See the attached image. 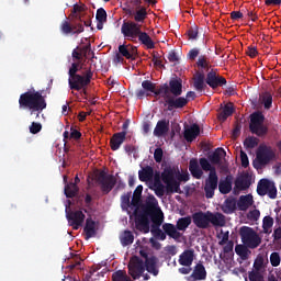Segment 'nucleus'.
<instances>
[{
	"label": "nucleus",
	"instance_id": "nucleus-1",
	"mask_svg": "<svg viewBox=\"0 0 281 281\" xmlns=\"http://www.w3.org/2000/svg\"><path fill=\"white\" fill-rule=\"evenodd\" d=\"M131 205L136 207L134 210V216L135 227L138 232L148 234L150 232V221L154 225H161L164 223V218L158 213L161 212V209H159V202L155 195H149L143 205L142 198L133 195Z\"/></svg>",
	"mask_w": 281,
	"mask_h": 281
},
{
	"label": "nucleus",
	"instance_id": "nucleus-2",
	"mask_svg": "<svg viewBox=\"0 0 281 281\" xmlns=\"http://www.w3.org/2000/svg\"><path fill=\"white\" fill-rule=\"evenodd\" d=\"M153 187L156 196L161 199L167 194H181V182L175 177V169L172 167H166L162 172L156 171L153 176Z\"/></svg>",
	"mask_w": 281,
	"mask_h": 281
},
{
	"label": "nucleus",
	"instance_id": "nucleus-3",
	"mask_svg": "<svg viewBox=\"0 0 281 281\" xmlns=\"http://www.w3.org/2000/svg\"><path fill=\"white\" fill-rule=\"evenodd\" d=\"M121 33L126 41L137 43V38L140 45H144L147 49H155V42L148 33L142 31V24L133 21L123 22L121 26Z\"/></svg>",
	"mask_w": 281,
	"mask_h": 281
},
{
	"label": "nucleus",
	"instance_id": "nucleus-4",
	"mask_svg": "<svg viewBox=\"0 0 281 281\" xmlns=\"http://www.w3.org/2000/svg\"><path fill=\"white\" fill-rule=\"evenodd\" d=\"M47 109V101L43 97L41 91L29 90L19 98V110L20 111H31V115L37 112L43 113Z\"/></svg>",
	"mask_w": 281,
	"mask_h": 281
},
{
	"label": "nucleus",
	"instance_id": "nucleus-5",
	"mask_svg": "<svg viewBox=\"0 0 281 281\" xmlns=\"http://www.w3.org/2000/svg\"><path fill=\"white\" fill-rule=\"evenodd\" d=\"M210 162L211 161L205 157L200 158L199 160L196 158H192L189 161V172L193 179H202L203 170L204 172H209V175H212V172L216 175V167L212 166Z\"/></svg>",
	"mask_w": 281,
	"mask_h": 281
},
{
	"label": "nucleus",
	"instance_id": "nucleus-6",
	"mask_svg": "<svg viewBox=\"0 0 281 281\" xmlns=\"http://www.w3.org/2000/svg\"><path fill=\"white\" fill-rule=\"evenodd\" d=\"M249 131L261 139L269 135V126L265 125V114L262 112L257 111L250 114Z\"/></svg>",
	"mask_w": 281,
	"mask_h": 281
},
{
	"label": "nucleus",
	"instance_id": "nucleus-7",
	"mask_svg": "<svg viewBox=\"0 0 281 281\" xmlns=\"http://www.w3.org/2000/svg\"><path fill=\"white\" fill-rule=\"evenodd\" d=\"M158 90L165 100L167 111H175V109H183L184 106H188V100L183 97L175 98L170 95V87L168 83L159 86Z\"/></svg>",
	"mask_w": 281,
	"mask_h": 281
},
{
	"label": "nucleus",
	"instance_id": "nucleus-8",
	"mask_svg": "<svg viewBox=\"0 0 281 281\" xmlns=\"http://www.w3.org/2000/svg\"><path fill=\"white\" fill-rule=\"evenodd\" d=\"M239 236L241 243L248 247V249H258L262 245V237L254 228L249 226H241L239 228Z\"/></svg>",
	"mask_w": 281,
	"mask_h": 281
},
{
	"label": "nucleus",
	"instance_id": "nucleus-9",
	"mask_svg": "<svg viewBox=\"0 0 281 281\" xmlns=\"http://www.w3.org/2000/svg\"><path fill=\"white\" fill-rule=\"evenodd\" d=\"M93 78V71H91V68L86 70V74L82 76L80 74L72 75L68 78V86L71 91H80L81 89H85V87H89L91 85V80Z\"/></svg>",
	"mask_w": 281,
	"mask_h": 281
},
{
	"label": "nucleus",
	"instance_id": "nucleus-10",
	"mask_svg": "<svg viewBox=\"0 0 281 281\" xmlns=\"http://www.w3.org/2000/svg\"><path fill=\"white\" fill-rule=\"evenodd\" d=\"M97 183L100 186L102 194H109L117 186V179L113 175L101 171L97 176Z\"/></svg>",
	"mask_w": 281,
	"mask_h": 281
},
{
	"label": "nucleus",
	"instance_id": "nucleus-11",
	"mask_svg": "<svg viewBox=\"0 0 281 281\" xmlns=\"http://www.w3.org/2000/svg\"><path fill=\"white\" fill-rule=\"evenodd\" d=\"M257 194L259 196H269V199H278V188L276 183L269 179H261L257 184Z\"/></svg>",
	"mask_w": 281,
	"mask_h": 281
},
{
	"label": "nucleus",
	"instance_id": "nucleus-12",
	"mask_svg": "<svg viewBox=\"0 0 281 281\" xmlns=\"http://www.w3.org/2000/svg\"><path fill=\"white\" fill-rule=\"evenodd\" d=\"M127 267L128 273L132 276L133 280H139L142 276H144V271H146L144 260L137 256L131 257Z\"/></svg>",
	"mask_w": 281,
	"mask_h": 281
},
{
	"label": "nucleus",
	"instance_id": "nucleus-13",
	"mask_svg": "<svg viewBox=\"0 0 281 281\" xmlns=\"http://www.w3.org/2000/svg\"><path fill=\"white\" fill-rule=\"evenodd\" d=\"M66 218L68 221L69 227L78 231L80 229V227H82L85 218H87V216L82 211H71L69 210V206H66Z\"/></svg>",
	"mask_w": 281,
	"mask_h": 281
},
{
	"label": "nucleus",
	"instance_id": "nucleus-14",
	"mask_svg": "<svg viewBox=\"0 0 281 281\" xmlns=\"http://www.w3.org/2000/svg\"><path fill=\"white\" fill-rule=\"evenodd\" d=\"M205 83L211 87V89H218V87H225L227 85V79L218 75L217 69H211L206 74Z\"/></svg>",
	"mask_w": 281,
	"mask_h": 281
},
{
	"label": "nucleus",
	"instance_id": "nucleus-15",
	"mask_svg": "<svg viewBox=\"0 0 281 281\" xmlns=\"http://www.w3.org/2000/svg\"><path fill=\"white\" fill-rule=\"evenodd\" d=\"M276 157L273 149L267 145H260L257 149V160L259 166H267Z\"/></svg>",
	"mask_w": 281,
	"mask_h": 281
},
{
	"label": "nucleus",
	"instance_id": "nucleus-16",
	"mask_svg": "<svg viewBox=\"0 0 281 281\" xmlns=\"http://www.w3.org/2000/svg\"><path fill=\"white\" fill-rule=\"evenodd\" d=\"M218 189V173H209L204 184V192L206 199H214V192Z\"/></svg>",
	"mask_w": 281,
	"mask_h": 281
},
{
	"label": "nucleus",
	"instance_id": "nucleus-17",
	"mask_svg": "<svg viewBox=\"0 0 281 281\" xmlns=\"http://www.w3.org/2000/svg\"><path fill=\"white\" fill-rule=\"evenodd\" d=\"M192 222L199 229H207L210 227V211L206 213L203 211L193 213Z\"/></svg>",
	"mask_w": 281,
	"mask_h": 281
},
{
	"label": "nucleus",
	"instance_id": "nucleus-18",
	"mask_svg": "<svg viewBox=\"0 0 281 281\" xmlns=\"http://www.w3.org/2000/svg\"><path fill=\"white\" fill-rule=\"evenodd\" d=\"M144 262H145V271L149 272L150 276H154V277L159 276V258L151 255Z\"/></svg>",
	"mask_w": 281,
	"mask_h": 281
},
{
	"label": "nucleus",
	"instance_id": "nucleus-19",
	"mask_svg": "<svg viewBox=\"0 0 281 281\" xmlns=\"http://www.w3.org/2000/svg\"><path fill=\"white\" fill-rule=\"evenodd\" d=\"M142 88L136 91V98L138 100H144V98H148L150 95L151 91H155L156 85L150 80H144L142 82Z\"/></svg>",
	"mask_w": 281,
	"mask_h": 281
},
{
	"label": "nucleus",
	"instance_id": "nucleus-20",
	"mask_svg": "<svg viewBox=\"0 0 281 281\" xmlns=\"http://www.w3.org/2000/svg\"><path fill=\"white\" fill-rule=\"evenodd\" d=\"M119 54L127 60H135V56H137V48L132 44H123L119 46Z\"/></svg>",
	"mask_w": 281,
	"mask_h": 281
},
{
	"label": "nucleus",
	"instance_id": "nucleus-21",
	"mask_svg": "<svg viewBox=\"0 0 281 281\" xmlns=\"http://www.w3.org/2000/svg\"><path fill=\"white\" fill-rule=\"evenodd\" d=\"M124 142H126V131L114 133L110 139L111 150H120Z\"/></svg>",
	"mask_w": 281,
	"mask_h": 281
},
{
	"label": "nucleus",
	"instance_id": "nucleus-22",
	"mask_svg": "<svg viewBox=\"0 0 281 281\" xmlns=\"http://www.w3.org/2000/svg\"><path fill=\"white\" fill-rule=\"evenodd\" d=\"M168 87L169 93H171V98H181V94L183 93V80L171 79Z\"/></svg>",
	"mask_w": 281,
	"mask_h": 281
},
{
	"label": "nucleus",
	"instance_id": "nucleus-23",
	"mask_svg": "<svg viewBox=\"0 0 281 281\" xmlns=\"http://www.w3.org/2000/svg\"><path fill=\"white\" fill-rule=\"evenodd\" d=\"M178 262L181 267H192V262H194V249L184 250L179 256Z\"/></svg>",
	"mask_w": 281,
	"mask_h": 281
},
{
	"label": "nucleus",
	"instance_id": "nucleus-24",
	"mask_svg": "<svg viewBox=\"0 0 281 281\" xmlns=\"http://www.w3.org/2000/svg\"><path fill=\"white\" fill-rule=\"evenodd\" d=\"M213 225V227H225L226 225V220L223 213L215 212L212 213L209 211V224Z\"/></svg>",
	"mask_w": 281,
	"mask_h": 281
},
{
	"label": "nucleus",
	"instance_id": "nucleus-25",
	"mask_svg": "<svg viewBox=\"0 0 281 281\" xmlns=\"http://www.w3.org/2000/svg\"><path fill=\"white\" fill-rule=\"evenodd\" d=\"M170 131V122L166 120H160L157 122L156 127L154 130V135L156 137H164Z\"/></svg>",
	"mask_w": 281,
	"mask_h": 281
},
{
	"label": "nucleus",
	"instance_id": "nucleus-26",
	"mask_svg": "<svg viewBox=\"0 0 281 281\" xmlns=\"http://www.w3.org/2000/svg\"><path fill=\"white\" fill-rule=\"evenodd\" d=\"M254 205V195L247 194V195H240L239 200L237 202L238 210L241 212H246V210H249Z\"/></svg>",
	"mask_w": 281,
	"mask_h": 281
},
{
	"label": "nucleus",
	"instance_id": "nucleus-27",
	"mask_svg": "<svg viewBox=\"0 0 281 281\" xmlns=\"http://www.w3.org/2000/svg\"><path fill=\"white\" fill-rule=\"evenodd\" d=\"M162 229L169 238H173V240H179L181 238V233L178 231L175 224L165 223L162 225Z\"/></svg>",
	"mask_w": 281,
	"mask_h": 281
},
{
	"label": "nucleus",
	"instance_id": "nucleus-28",
	"mask_svg": "<svg viewBox=\"0 0 281 281\" xmlns=\"http://www.w3.org/2000/svg\"><path fill=\"white\" fill-rule=\"evenodd\" d=\"M190 278L192 280H206L207 271L205 270V266L203 263H196Z\"/></svg>",
	"mask_w": 281,
	"mask_h": 281
},
{
	"label": "nucleus",
	"instance_id": "nucleus-29",
	"mask_svg": "<svg viewBox=\"0 0 281 281\" xmlns=\"http://www.w3.org/2000/svg\"><path fill=\"white\" fill-rule=\"evenodd\" d=\"M153 177H155V169H153L151 166L143 167L142 170L138 171L139 181H153Z\"/></svg>",
	"mask_w": 281,
	"mask_h": 281
},
{
	"label": "nucleus",
	"instance_id": "nucleus-30",
	"mask_svg": "<svg viewBox=\"0 0 281 281\" xmlns=\"http://www.w3.org/2000/svg\"><path fill=\"white\" fill-rule=\"evenodd\" d=\"M227 155V151L223 149V147L216 148L211 155H209V161L213 164V166H220L221 159Z\"/></svg>",
	"mask_w": 281,
	"mask_h": 281
},
{
	"label": "nucleus",
	"instance_id": "nucleus-31",
	"mask_svg": "<svg viewBox=\"0 0 281 281\" xmlns=\"http://www.w3.org/2000/svg\"><path fill=\"white\" fill-rule=\"evenodd\" d=\"M251 186V178L249 177V175H244L238 177L235 180V188L237 190H249V187Z\"/></svg>",
	"mask_w": 281,
	"mask_h": 281
},
{
	"label": "nucleus",
	"instance_id": "nucleus-32",
	"mask_svg": "<svg viewBox=\"0 0 281 281\" xmlns=\"http://www.w3.org/2000/svg\"><path fill=\"white\" fill-rule=\"evenodd\" d=\"M198 135H201V127H199L198 124H193L190 128L184 131V139L187 142H194Z\"/></svg>",
	"mask_w": 281,
	"mask_h": 281
},
{
	"label": "nucleus",
	"instance_id": "nucleus-33",
	"mask_svg": "<svg viewBox=\"0 0 281 281\" xmlns=\"http://www.w3.org/2000/svg\"><path fill=\"white\" fill-rule=\"evenodd\" d=\"M232 115H234V105L232 103H227L217 114V119L220 122H226L227 117H232Z\"/></svg>",
	"mask_w": 281,
	"mask_h": 281
},
{
	"label": "nucleus",
	"instance_id": "nucleus-34",
	"mask_svg": "<svg viewBox=\"0 0 281 281\" xmlns=\"http://www.w3.org/2000/svg\"><path fill=\"white\" fill-rule=\"evenodd\" d=\"M83 232L86 234V240H89V238H93V236H95L97 234L95 221H93L92 218H87Z\"/></svg>",
	"mask_w": 281,
	"mask_h": 281
},
{
	"label": "nucleus",
	"instance_id": "nucleus-35",
	"mask_svg": "<svg viewBox=\"0 0 281 281\" xmlns=\"http://www.w3.org/2000/svg\"><path fill=\"white\" fill-rule=\"evenodd\" d=\"M222 212L224 214H234L236 212V199L227 198L222 205Z\"/></svg>",
	"mask_w": 281,
	"mask_h": 281
},
{
	"label": "nucleus",
	"instance_id": "nucleus-36",
	"mask_svg": "<svg viewBox=\"0 0 281 281\" xmlns=\"http://www.w3.org/2000/svg\"><path fill=\"white\" fill-rule=\"evenodd\" d=\"M193 87L198 91H205V75L203 72H198L195 77L193 78Z\"/></svg>",
	"mask_w": 281,
	"mask_h": 281
},
{
	"label": "nucleus",
	"instance_id": "nucleus-37",
	"mask_svg": "<svg viewBox=\"0 0 281 281\" xmlns=\"http://www.w3.org/2000/svg\"><path fill=\"white\" fill-rule=\"evenodd\" d=\"M135 240V235H133V232L131 231H124L120 235V243L122 247H128Z\"/></svg>",
	"mask_w": 281,
	"mask_h": 281
},
{
	"label": "nucleus",
	"instance_id": "nucleus-38",
	"mask_svg": "<svg viewBox=\"0 0 281 281\" xmlns=\"http://www.w3.org/2000/svg\"><path fill=\"white\" fill-rule=\"evenodd\" d=\"M235 254H237L241 260H247L251 251L249 250V246L239 244L235 246Z\"/></svg>",
	"mask_w": 281,
	"mask_h": 281
},
{
	"label": "nucleus",
	"instance_id": "nucleus-39",
	"mask_svg": "<svg viewBox=\"0 0 281 281\" xmlns=\"http://www.w3.org/2000/svg\"><path fill=\"white\" fill-rule=\"evenodd\" d=\"M79 188L76 183L69 182L65 186L64 192L67 199H74L79 192Z\"/></svg>",
	"mask_w": 281,
	"mask_h": 281
},
{
	"label": "nucleus",
	"instance_id": "nucleus-40",
	"mask_svg": "<svg viewBox=\"0 0 281 281\" xmlns=\"http://www.w3.org/2000/svg\"><path fill=\"white\" fill-rule=\"evenodd\" d=\"M218 190L221 194H229V192H232V179L226 177L225 180H221L218 182Z\"/></svg>",
	"mask_w": 281,
	"mask_h": 281
},
{
	"label": "nucleus",
	"instance_id": "nucleus-41",
	"mask_svg": "<svg viewBox=\"0 0 281 281\" xmlns=\"http://www.w3.org/2000/svg\"><path fill=\"white\" fill-rule=\"evenodd\" d=\"M59 30L61 34H65V36H68V34H74L76 26L71 25V22H69L68 18L64 20L60 23Z\"/></svg>",
	"mask_w": 281,
	"mask_h": 281
},
{
	"label": "nucleus",
	"instance_id": "nucleus-42",
	"mask_svg": "<svg viewBox=\"0 0 281 281\" xmlns=\"http://www.w3.org/2000/svg\"><path fill=\"white\" fill-rule=\"evenodd\" d=\"M192 225V217L186 216V217H180L177 221L176 227L178 232H186L187 227H190Z\"/></svg>",
	"mask_w": 281,
	"mask_h": 281
},
{
	"label": "nucleus",
	"instance_id": "nucleus-43",
	"mask_svg": "<svg viewBox=\"0 0 281 281\" xmlns=\"http://www.w3.org/2000/svg\"><path fill=\"white\" fill-rule=\"evenodd\" d=\"M260 144V139L256 136H248L244 140V148L247 150H252V148H256Z\"/></svg>",
	"mask_w": 281,
	"mask_h": 281
},
{
	"label": "nucleus",
	"instance_id": "nucleus-44",
	"mask_svg": "<svg viewBox=\"0 0 281 281\" xmlns=\"http://www.w3.org/2000/svg\"><path fill=\"white\" fill-rule=\"evenodd\" d=\"M195 65L199 69H210V67H212L210 64V57H207V55H200Z\"/></svg>",
	"mask_w": 281,
	"mask_h": 281
},
{
	"label": "nucleus",
	"instance_id": "nucleus-45",
	"mask_svg": "<svg viewBox=\"0 0 281 281\" xmlns=\"http://www.w3.org/2000/svg\"><path fill=\"white\" fill-rule=\"evenodd\" d=\"M146 16H148L146 8H140L134 13V21L136 23H144V21H146Z\"/></svg>",
	"mask_w": 281,
	"mask_h": 281
},
{
	"label": "nucleus",
	"instance_id": "nucleus-46",
	"mask_svg": "<svg viewBox=\"0 0 281 281\" xmlns=\"http://www.w3.org/2000/svg\"><path fill=\"white\" fill-rule=\"evenodd\" d=\"M113 281H133L124 270H117L112 274Z\"/></svg>",
	"mask_w": 281,
	"mask_h": 281
},
{
	"label": "nucleus",
	"instance_id": "nucleus-47",
	"mask_svg": "<svg viewBox=\"0 0 281 281\" xmlns=\"http://www.w3.org/2000/svg\"><path fill=\"white\" fill-rule=\"evenodd\" d=\"M271 227H273V217L265 216L262 221L263 234H270L269 229H271Z\"/></svg>",
	"mask_w": 281,
	"mask_h": 281
},
{
	"label": "nucleus",
	"instance_id": "nucleus-48",
	"mask_svg": "<svg viewBox=\"0 0 281 281\" xmlns=\"http://www.w3.org/2000/svg\"><path fill=\"white\" fill-rule=\"evenodd\" d=\"M189 41H196L199 38V26L193 25L187 31Z\"/></svg>",
	"mask_w": 281,
	"mask_h": 281
},
{
	"label": "nucleus",
	"instance_id": "nucleus-49",
	"mask_svg": "<svg viewBox=\"0 0 281 281\" xmlns=\"http://www.w3.org/2000/svg\"><path fill=\"white\" fill-rule=\"evenodd\" d=\"M262 104H263L265 109H267V110L271 109V106L273 104V97L271 95V93L266 92L262 95Z\"/></svg>",
	"mask_w": 281,
	"mask_h": 281
},
{
	"label": "nucleus",
	"instance_id": "nucleus-50",
	"mask_svg": "<svg viewBox=\"0 0 281 281\" xmlns=\"http://www.w3.org/2000/svg\"><path fill=\"white\" fill-rule=\"evenodd\" d=\"M161 225L154 224L151 226V233L155 234L157 238H160L161 240H166V232H161V228H159Z\"/></svg>",
	"mask_w": 281,
	"mask_h": 281
},
{
	"label": "nucleus",
	"instance_id": "nucleus-51",
	"mask_svg": "<svg viewBox=\"0 0 281 281\" xmlns=\"http://www.w3.org/2000/svg\"><path fill=\"white\" fill-rule=\"evenodd\" d=\"M249 281H265V276L260 271H250L248 272Z\"/></svg>",
	"mask_w": 281,
	"mask_h": 281
},
{
	"label": "nucleus",
	"instance_id": "nucleus-52",
	"mask_svg": "<svg viewBox=\"0 0 281 281\" xmlns=\"http://www.w3.org/2000/svg\"><path fill=\"white\" fill-rule=\"evenodd\" d=\"M95 19L99 23H106V10L104 8L98 9Z\"/></svg>",
	"mask_w": 281,
	"mask_h": 281
},
{
	"label": "nucleus",
	"instance_id": "nucleus-53",
	"mask_svg": "<svg viewBox=\"0 0 281 281\" xmlns=\"http://www.w3.org/2000/svg\"><path fill=\"white\" fill-rule=\"evenodd\" d=\"M154 159L156 164H161V161H164V149H161V147L155 149Z\"/></svg>",
	"mask_w": 281,
	"mask_h": 281
},
{
	"label": "nucleus",
	"instance_id": "nucleus-54",
	"mask_svg": "<svg viewBox=\"0 0 281 281\" xmlns=\"http://www.w3.org/2000/svg\"><path fill=\"white\" fill-rule=\"evenodd\" d=\"M280 262H281L280 252H272V254L270 255V263H271L273 267H280Z\"/></svg>",
	"mask_w": 281,
	"mask_h": 281
},
{
	"label": "nucleus",
	"instance_id": "nucleus-55",
	"mask_svg": "<svg viewBox=\"0 0 281 281\" xmlns=\"http://www.w3.org/2000/svg\"><path fill=\"white\" fill-rule=\"evenodd\" d=\"M42 130H43V125L41 123L33 122L30 126V133H32V135H36L37 133H41Z\"/></svg>",
	"mask_w": 281,
	"mask_h": 281
},
{
	"label": "nucleus",
	"instance_id": "nucleus-56",
	"mask_svg": "<svg viewBox=\"0 0 281 281\" xmlns=\"http://www.w3.org/2000/svg\"><path fill=\"white\" fill-rule=\"evenodd\" d=\"M80 64L78 63H72L71 64V67L69 68V71H68V76L69 78H71V76H77L78 75V71H80Z\"/></svg>",
	"mask_w": 281,
	"mask_h": 281
},
{
	"label": "nucleus",
	"instance_id": "nucleus-57",
	"mask_svg": "<svg viewBox=\"0 0 281 281\" xmlns=\"http://www.w3.org/2000/svg\"><path fill=\"white\" fill-rule=\"evenodd\" d=\"M240 161L243 168H249V157L247 156V153L240 150Z\"/></svg>",
	"mask_w": 281,
	"mask_h": 281
},
{
	"label": "nucleus",
	"instance_id": "nucleus-58",
	"mask_svg": "<svg viewBox=\"0 0 281 281\" xmlns=\"http://www.w3.org/2000/svg\"><path fill=\"white\" fill-rule=\"evenodd\" d=\"M247 218L249 221H258L260 218V211L258 210H252L247 214Z\"/></svg>",
	"mask_w": 281,
	"mask_h": 281
},
{
	"label": "nucleus",
	"instance_id": "nucleus-59",
	"mask_svg": "<svg viewBox=\"0 0 281 281\" xmlns=\"http://www.w3.org/2000/svg\"><path fill=\"white\" fill-rule=\"evenodd\" d=\"M246 54L249 58H256L258 56V48L256 46H248Z\"/></svg>",
	"mask_w": 281,
	"mask_h": 281
},
{
	"label": "nucleus",
	"instance_id": "nucleus-60",
	"mask_svg": "<svg viewBox=\"0 0 281 281\" xmlns=\"http://www.w3.org/2000/svg\"><path fill=\"white\" fill-rule=\"evenodd\" d=\"M199 54H200L199 48H192L188 53L189 60H196L198 56H200Z\"/></svg>",
	"mask_w": 281,
	"mask_h": 281
},
{
	"label": "nucleus",
	"instance_id": "nucleus-61",
	"mask_svg": "<svg viewBox=\"0 0 281 281\" xmlns=\"http://www.w3.org/2000/svg\"><path fill=\"white\" fill-rule=\"evenodd\" d=\"M80 137H82V133L74 127H70V139H80Z\"/></svg>",
	"mask_w": 281,
	"mask_h": 281
},
{
	"label": "nucleus",
	"instance_id": "nucleus-62",
	"mask_svg": "<svg viewBox=\"0 0 281 281\" xmlns=\"http://www.w3.org/2000/svg\"><path fill=\"white\" fill-rule=\"evenodd\" d=\"M224 254H232L234 251V241L229 240L226 243V245L223 248Z\"/></svg>",
	"mask_w": 281,
	"mask_h": 281
},
{
	"label": "nucleus",
	"instance_id": "nucleus-63",
	"mask_svg": "<svg viewBox=\"0 0 281 281\" xmlns=\"http://www.w3.org/2000/svg\"><path fill=\"white\" fill-rule=\"evenodd\" d=\"M268 281H281V276L280 273L276 272H270L268 276Z\"/></svg>",
	"mask_w": 281,
	"mask_h": 281
},
{
	"label": "nucleus",
	"instance_id": "nucleus-64",
	"mask_svg": "<svg viewBox=\"0 0 281 281\" xmlns=\"http://www.w3.org/2000/svg\"><path fill=\"white\" fill-rule=\"evenodd\" d=\"M232 21H238V19H243V12L240 11H233L231 12Z\"/></svg>",
	"mask_w": 281,
	"mask_h": 281
}]
</instances>
